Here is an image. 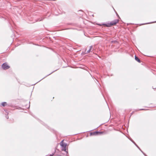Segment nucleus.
<instances>
[{
	"instance_id": "nucleus-11",
	"label": "nucleus",
	"mask_w": 156,
	"mask_h": 156,
	"mask_svg": "<svg viewBox=\"0 0 156 156\" xmlns=\"http://www.w3.org/2000/svg\"><path fill=\"white\" fill-rule=\"evenodd\" d=\"M117 15H118V17H119V16L118 14H117Z\"/></svg>"
},
{
	"instance_id": "nucleus-5",
	"label": "nucleus",
	"mask_w": 156,
	"mask_h": 156,
	"mask_svg": "<svg viewBox=\"0 0 156 156\" xmlns=\"http://www.w3.org/2000/svg\"><path fill=\"white\" fill-rule=\"evenodd\" d=\"M0 106H2L3 107H5V106H9V105H7V103L6 102H4L2 103L1 105H0Z\"/></svg>"
},
{
	"instance_id": "nucleus-12",
	"label": "nucleus",
	"mask_w": 156,
	"mask_h": 156,
	"mask_svg": "<svg viewBox=\"0 0 156 156\" xmlns=\"http://www.w3.org/2000/svg\"><path fill=\"white\" fill-rule=\"evenodd\" d=\"M117 15H118V17H119V16L118 14H117Z\"/></svg>"
},
{
	"instance_id": "nucleus-4",
	"label": "nucleus",
	"mask_w": 156,
	"mask_h": 156,
	"mask_svg": "<svg viewBox=\"0 0 156 156\" xmlns=\"http://www.w3.org/2000/svg\"><path fill=\"white\" fill-rule=\"evenodd\" d=\"M63 141L64 140H63L61 142L60 145L62 147H63L64 150L65 151L66 150V144L64 143Z\"/></svg>"
},
{
	"instance_id": "nucleus-8",
	"label": "nucleus",
	"mask_w": 156,
	"mask_h": 156,
	"mask_svg": "<svg viewBox=\"0 0 156 156\" xmlns=\"http://www.w3.org/2000/svg\"><path fill=\"white\" fill-rule=\"evenodd\" d=\"M155 22H156V21H155L154 22H151V23H144V24H143L142 25L145 24H149V23H155Z\"/></svg>"
},
{
	"instance_id": "nucleus-2",
	"label": "nucleus",
	"mask_w": 156,
	"mask_h": 156,
	"mask_svg": "<svg viewBox=\"0 0 156 156\" xmlns=\"http://www.w3.org/2000/svg\"><path fill=\"white\" fill-rule=\"evenodd\" d=\"M104 133L103 132H91L90 133V136L97 135H100L103 134Z\"/></svg>"
},
{
	"instance_id": "nucleus-7",
	"label": "nucleus",
	"mask_w": 156,
	"mask_h": 156,
	"mask_svg": "<svg viewBox=\"0 0 156 156\" xmlns=\"http://www.w3.org/2000/svg\"><path fill=\"white\" fill-rule=\"evenodd\" d=\"M135 60L137 61L139 63H140L141 62L140 59L136 55H135Z\"/></svg>"
},
{
	"instance_id": "nucleus-9",
	"label": "nucleus",
	"mask_w": 156,
	"mask_h": 156,
	"mask_svg": "<svg viewBox=\"0 0 156 156\" xmlns=\"http://www.w3.org/2000/svg\"><path fill=\"white\" fill-rule=\"evenodd\" d=\"M42 20V19H41V20H37V21H41Z\"/></svg>"
},
{
	"instance_id": "nucleus-13",
	"label": "nucleus",
	"mask_w": 156,
	"mask_h": 156,
	"mask_svg": "<svg viewBox=\"0 0 156 156\" xmlns=\"http://www.w3.org/2000/svg\"><path fill=\"white\" fill-rule=\"evenodd\" d=\"M117 15H118V17H119V16L118 14H117Z\"/></svg>"
},
{
	"instance_id": "nucleus-1",
	"label": "nucleus",
	"mask_w": 156,
	"mask_h": 156,
	"mask_svg": "<svg viewBox=\"0 0 156 156\" xmlns=\"http://www.w3.org/2000/svg\"><path fill=\"white\" fill-rule=\"evenodd\" d=\"M119 21L118 20H115L111 22L109 24H102L103 25L107 27H109L110 26H112L115 25Z\"/></svg>"
},
{
	"instance_id": "nucleus-6",
	"label": "nucleus",
	"mask_w": 156,
	"mask_h": 156,
	"mask_svg": "<svg viewBox=\"0 0 156 156\" xmlns=\"http://www.w3.org/2000/svg\"><path fill=\"white\" fill-rule=\"evenodd\" d=\"M92 46H90V48L89 49V50H87L86 52V54H88L89 53H90V52H92L91 50H92Z\"/></svg>"
},
{
	"instance_id": "nucleus-3",
	"label": "nucleus",
	"mask_w": 156,
	"mask_h": 156,
	"mask_svg": "<svg viewBox=\"0 0 156 156\" xmlns=\"http://www.w3.org/2000/svg\"><path fill=\"white\" fill-rule=\"evenodd\" d=\"M2 67L3 69L5 70L9 69L10 68V66L7 65L6 63L5 62L2 65Z\"/></svg>"
},
{
	"instance_id": "nucleus-14",
	"label": "nucleus",
	"mask_w": 156,
	"mask_h": 156,
	"mask_svg": "<svg viewBox=\"0 0 156 156\" xmlns=\"http://www.w3.org/2000/svg\"><path fill=\"white\" fill-rule=\"evenodd\" d=\"M117 15H118V17H119V16L118 14H117Z\"/></svg>"
},
{
	"instance_id": "nucleus-10",
	"label": "nucleus",
	"mask_w": 156,
	"mask_h": 156,
	"mask_svg": "<svg viewBox=\"0 0 156 156\" xmlns=\"http://www.w3.org/2000/svg\"><path fill=\"white\" fill-rule=\"evenodd\" d=\"M53 154H52V155H51V156H53Z\"/></svg>"
}]
</instances>
